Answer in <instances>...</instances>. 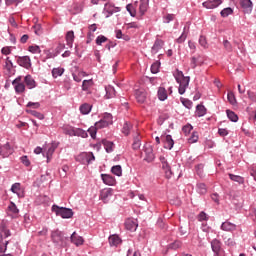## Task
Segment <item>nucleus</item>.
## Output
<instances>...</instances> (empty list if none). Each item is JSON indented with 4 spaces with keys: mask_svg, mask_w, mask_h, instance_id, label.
Instances as JSON below:
<instances>
[{
    "mask_svg": "<svg viewBox=\"0 0 256 256\" xmlns=\"http://www.w3.org/2000/svg\"><path fill=\"white\" fill-rule=\"evenodd\" d=\"M52 211L62 219H71L73 217V210L69 208L59 207L57 205L52 206Z\"/></svg>",
    "mask_w": 256,
    "mask_h": 256,
    "instance_id": "1",
    "label": "nucleus"
},
{
    "mask_svg": "<svg viewBox=\"0 0 256 256\" xmlns=\"http://www.w3.org/2000/svg\"><path fill=\"white\" fill-rule=\"evenodd\" d=\"M52 239L59 247H65L67 245V238L63 236V232L55 231L52 233Z\"/></svg>",
    "mask_w": 256,
    "mask_h": 256,
    "instance_id": "2",
    "label": "nucleus"
},
{
    "mask_svg": "<svg viewBox=\"0 0 256 256\" xmlns=\"http://www.w3.org/2000/svg\"><path fill=\"white\" fill-rule=\"evenodd\" d=\"M144 153V161H147V163H152V161H155V153H153V146L151 144H146L143 149Z\"/></svg>",
    "mask_w": 256,
    "mask_h": 256,
    "instance_id": "3",
    "label": "nucleus"
},
{
    "mask_svg": "<svg viewBox=\"0 0 256 256\" xmlns=\"http://www.w3.org/2000/svg\"><path fill=\"white\" fill-rule=\"evenodd\" d=\"M12 85L15 89V92L20 95L21 93H25V84L23 83V80L21 76L17 77L12 81Z\"/></svg>",
    "mask_w": 256,
    "mask_h": 256,
    "instance_id": "4",
    "label": "nucleus"
},
{
    "mask_svg": "<svg viewBox=\"0 0 256 256\" xmlns=\"http://www.w3.org/2000/svg\"><path fill=\"white\" fill-rule=\"evenodd\" d=\"M160 161L162 163V169L165 173L166 179H171L173 177V171L171 170V166H169V162L164 156H160Z\"/></svg>",
    "mask_w": 256,
    "mask_h": 256,
    "instance_id": "5",
    "label": "nucleus"
},
{
    "mask_svg": "<svg viewBox=\"0 0 256 256\" xmlns=\"http://www.w3.org/2000/svg\"><path fill=\"white\" fill-rule=\"evenodd\" d=\"M211 249L214 253V256H220L223 252V248H221V241L218 239H213L211 241Z\"/></svg>",
    "mask_w": 256,
    "mask_h": 256,
    "instance_id": "6",
    "label": "nucleus"
},
{
    "mask_svg": "<svg viewBox=\"0 0 256 256\" xmlns=\"http://www.w3.org/2000/svg\"><path fill=\"white\" fill-rule=\"evenodd\" d=\"M17 63L20 67H24V69H31V58L29 56H19Z\"/></svg>",
    "mask_w": 256,
    "mask_h": 256,
    "instance_id": "7",
    "label": "nucleus"
},
{
    "mask_svg": "<svg viewBox=\"0 0 256 256\" xmlns=\"http://www.w3.org/2000/svg\"><path fill=\"white\" fill-rule=\"evenodd\" d=\"M137 227H139V222L136 219L128 218L125 221V228L127 231H137Z\"/></svg>",
    "mask_w": 256,
    "mask_h": 256,
    "instance_id": "8",
    "label": "nucleus"
},
{
    "mask_svg": "<svg viewBox=\"0 0 256 256\" xmlns=\"http://www.w3.org/2000/svg\"><path fill=\"white\" fill-rule=\"evenodd\" d=\"M135 97L138 103H145L147 101V92L143 88H140L136 90Z\"/></svg>",
    "mask_w": 256,
    "mask_h": 256,
    "instance_id": "9",
    "label": "nucleus"
},
{
    "mask_svg": "<svg viewBox=\"0 0 256 256\" xmlns=\"http://www.w3.org/2000/svg\"><path fill=\"white\" fill-rule=\"evenodd\" d=\"M221 3H223V0H207V1L203 2L202 5L206 9H215V8L219 7V5H221Z\"/></svg>",
    "mask_w": 256,
    "mask_h": 256,
    "instance_id": "10",
    "label": "nucleus"
},
{
    "mask_svg": "<svg viewBox=\"0 0 256 256\" xmlns=\"http://www.w3.org/2000/svg\"><path fill=\"white\" fill-rule=\"evenodd\" d=\"M8 215L12 217V219H17V217H19V209L13 202L8 206Z\"/></svg>",
    "mask_w": 256,
    "mask_h": 256,
    "instance_id": "11",
    "label": "nucleus"
},
{
    "mask_svg": "<svg viewBox=\"0 0 256 256\" xmlns=\"http://www.w3.org/2000/svg\"><path fill=\"white\" fill-rule=\"evenodd\" d=\"M104 11L108 13L107 17H109V15H113V13H119V11H121V7H115V5L111 3H106L104 6Z\"/></svg>",
    "mask_w": 256,
    "mask_h": 256,
    "instance_id": "12",
    "label": "nucleus"
},
{
    "mask_svg": "<svg viewBox=\"0 0 256 256\" xmlns=\"http://www.w3.org/2000/svg\"><path fill=\"white\" fill-rule=\"evenodd\" d=\"M161 139L164 142L165 149H170V150L173 149L175 142L173 141V138L171 137V135L162 136Z\"/></svg>",
    "mask_w": 256,
    "mask_h": 256,
    "instance_id": "13",
    "label": "nucleus"
},
{
    "mask_svg": "<svg viewBox=\"0 0 256 256\" xmlns=\"http://www.w3.org/2000/svg\"><path fill=\"white\" fill-rule=\"evenodd\" d=\"M70 239H71V243L76 245V247H79L80 245H83V243H85V240L83 239V237L77 235V232H73Z\"/></svg>",
    "mask_w": 256,
    "mask_h": 256,
    "instance_id": "14",
    "label": "nucleus"
},
{
    "mask_svg": "<svg viewBox=\"0 0 256 256\" xmlns=\"http://www.w3.org/2000/svg\"><path fill=\"white\" fill-rule=\"evenodd\" d=\"M240 5L244 9V13H251L253 11V2L251 0H241Z\"/></svg>",
    "mask_w": 256,
    "mask_h": 256,
    "instance_id": "15",
    "label": "nucleus"
},
{
    "mask_svg": "<svg viewBox=\"0 0 256 256\" xmlns=\"http://www.w3.org/2000/svg\"><path fill=\"white\" fill-rule=\"evenodd\" d=\"M94 82L93 79L84 80L82 82V91H86L87 95H91V87H93Z\"/></svg>",
    "mask_w": 256,
    "mask_h": 256,
    "instance_id": "16",
    "label": "nucleus"
},
{
    "mask_svg": "<svg viewBox=\"0 0 256 256\" xmlns=\"http://www.w3.org/2000/svg\"><path fill=\"white\" fill-rule=\"evenodd\" d=\"M101 177H102L103 183H105V185L113 186V185H115V183H117L115 178L109 174H102Z\"/></svg>",
    "mask_w": 256,
    "mask_h": 256,
    "instance_id": "17",
    "label": "nucleus"
},
{
    "mask_svg": "<svg viewBox=\"0 0 256 256\" xmlns=\"http://www.w3.org/2000/svg\"><path fill=\"white\" fill-rule=\"evenodd\" d=\"M163 45L164 42L163 40L157 39L154 43V45L152 46V53L153 55H157V53H159V51H161V49H163Z\"/></svg>",
    "mask_w": 256,
    "mask_h": 256,
    "instance_id": "18",
    "label": "nucleus"
},
{
    "mask_svg": "<svg viewBox=\"0 0 256 256\" xmlns=\"http://www.w3.org/2000/svg\"><path fill=\"white\" fill-rule=\"evenodd\" d=\"M203 63V58L201 56H193L190 61V67L192 69H195L196 67H199Z\"/></svg>",
    "mask_w": 256,
    "mask_h": 256,
    "instance_id": "19",
    "label": "nucleus"
},
{
    "mask_svg": "<svg viewBox=\"0 0 256 256\" xmlns=\"http://www.w3.org/2000/svg\"><path fill=\"white\" fill-rule=\"evenodd\" d=\"M221 229H222V231H235V229H237V225H235L229 221H226V222L222 223Z\"/></svg>",
    "mask_w": 256,
    "mask_h": 256,
    "instance_id": "20",
    "label": "nucleus"
},
{
    "mask_svg": "<svg viewBox=\"0 0 256 256\" xmlns=\"http://www.w3.org/2000/svg\"><path fill=\"white\" fill-rule=\"evenodd\" d=\"M111 195H113L111 189L101 190L100 199H101V201H104V203H107V199H109V197H111Z\"/></svg>",
    "mask_w": 256,
    "mask_h": 256,
    "instance_id": "21",
    "label": "nucleus"
},
{
    "mask_svg": "<svg viewBox=\"0 0 256 256\" xmlns=\"http://www.w3.org/2000/svg\"><path fill=\"white\" fill-rule=\"evenodd\" d=\"M24 81L28 89H35V87H37V84L35 83V80L33 79V77H31V75H27L24 78Z\"/></svg>",
    "mask_w": 256,
    "mask_h": 256,
    "instance_id": "22",
    "label": "nucleus"
},
{
    "mask_svg": "<svg viewBox=\"0 0 256 256\" xmlns=\"http://www.w3.org/2000/svg\"><path fill=\"white\" fill-rule=\"evenodd\" d=\"M105 91H106V95H105L106 99H113V97H115V95L117 93L115 91V88L111 85L106 86Z\"/></svg>",
    "mask_w": 256,
    "mask_h": 256,
    "instance_id": "23",
    "label": "nucleus"
},
{
    "mask_svg": "<svg viewBox=\"0 0 256 256\" xmlns=\"http://www.w3.org/2000/svg\"><path fill=\"white\" fill-rule=\"evenodd\" d=\"M147 9H149V0H141L139 5L140 15H145Z\"/></svg>",
    "mask_w": 256,
    "mask_h": 256,
    "instance_id": "24",
    "label": "nucleus"
},
{
    "mask_svg": "<svg viewBox=\"0 0 256 256\" xmlns=\"http://www.w3.org/2000/svg\"><path fill=\"white\" fill-rule=\"evenodd\" d=\"M73 41H75V32L68 31L66 34V42L68 47H73Z\"/></svg>",
    "mask_w": 256,
    "mask_h": 256,
    "instance_id": "25",
    "label": "nucleus"
},
{
    "mask_svg": "<svg viewBox=\"0 0 256 256\" xmlns=\"http://www.w3.org/2000/svg\"><path fill=\"white\" fill-rule=\"evenodd\" d=\"M92 107L93 106L90 104L84 103L80 106V113H82V115H89V113H91Z\"/></svg>",
    "mask_w": 256,
    "mask_h": 256,
    "instance_id": "26",
    "label": "nucleus"
},
{
    "mask_svg": "<svg viewBox=\"0 0 256 256\" xmlns=\"http://www.w3.org/2000/svg\"><path fill=\"white\" fill-rule=\"evenodd\" d=\"M109 244L112 247H117V245L121 244V238L117 235H112L109 237Z\"/></svg>",
    "mask_w": 256,
    "mask_h": 256,
    "instance_id": "27",
    "label": "nucleus"
},
{
    "mask_svg": "<svg viewBox=\"0 0 256 256\" xmlns=\"http://www.w3.org/2000/svg\"><path fill=\"white\" fill-rule=\"evenodd\" d=\"M55 149H57V143L53 142L52 144L49 145L48 150L46 152V157L47 159H51V156L53 153H55Z\"/></svg>",
    "mask_w": 256,
    "mask_h": 256,
    "instance_id": "28",
    "label": "nucleus"
},
{
    "mask_svg": "<svg viewBox=\"0 0 256 256\" xmlns=\"http://www.w3.org/2000/svg\"><path fill=\"white\" fill-rule=\"evenodd\" d=\"M9 241L3 242V234L0 233V253H6Z\"/></svg>",
    "mask_w": 256,
    "mask_h": 256,
    "instance_id": "29",
    "label": "nucleus"
},
{
    "mask_svg": "<svg viewBox=\"0 0 256 256\" xmlns=\"http://www.w3.org/2000/svg\"><path fill=\"white\" fill-rule=\"evenodd\" d=\"M207 113V108L203 105H197L196 107V115L197 117H203Z\"/></svg>",
    "mask_w": 256,
    "mask_h": 256,
    "instance_id": "30",
    "label": "nucleus"
},
{
    "mask_svg": "<svg viewBox=\"0 0 256 256\" xmlns=\"http://www.w3.org/2000/svg\"><path fill=\"white\" fill-rule=\"evenodd\" d=\"M102 144L107 153H111L113 151V147H114L113 142L108 141V140H103Z\"/></svg>",
    "mask_w": 256,
    "mask_h": 256,
    "instance_id": "31",
    "label": "nucleus"
},
{
    "mask_svg": "<svg viewBox=\"0 0 256 256\" xmlns=\"http://www.w3.org/2000/svg\"><path fill=\"white\" fill-rule=\"evenodd\" d=\"M158 99L160 101H165L167 99V90L163 87L158 89Z\"/></svg>",
    "mask_w": 256,
    "mask_h": 256,
    "instance_id": "32",
    "label": "nucleus"
},
{
    "mask_svg": "<svg viewBox=\"0 0 256 256\" xmlns=\"http://www.w3.org/2000/svg\"><path fill=\"white\" fill-rule=\"evenodd\" d=\"M63 73H65V69L58 67V68H54L52 70V77H54V79H57V77H61V75H63Z\"/></svg>",
    "mask_w": 256,
    "mask_h": 256,
    "instance_id": "33",
    "label": "nucleus"
},
{
    "mask_svg": "<svg viewBox=\"0 0 256 256\" xmlns=\"http://www.w3.org/2000/svg\"><path fill=\"white\" fill-rule=\"evenodd\" d=\"M226 114L228 119H230V121H232L233 123H237V121H239V116H237L235 112L227 110Z\"/></svg>",
    "mask_w": 256,
    "mask_h": 256,
    "instance_id": "34",
    "label": "nucleus"
},
{
    "mask_svg": "<svg viewBox=\"0 0 256 256\" xmlns=\"http://www.w3.org/2000/svg\"><path fill=\"white\" fill-rule=\"evenodd\" d=\"M111 172L113 175H116L117 177H121L123 175V169L121 168V165H116L111 168Z\"/></svg>",
    "mask_w": 256,
    "mask_h": 256,
    "instance_id": "35",
    "label": "nucleus"
},
{
    "mask_svg": "<svg viewBox=\"0 0 256 256\" xmlns=\"http://www.w3.org/2000/svg\"><path fill=\"white\" fill-rule=\"evenodd\" d=\"M229 177H230L231 181H235L236 183H239L240 185H242V183H245V179L239 175L229 174Z\"/></svg>",
    "mask_w": 256,
    "mask_h": 256,
    "instance_id": "36",
    "label": "nucleus"
},
{
    "mask_svg": "<svg viewBox=\"0 0 256 256\" xmlns=\"http://www.w3.org/2000/svg\"><path fill=\"white\" fill-rule=\"evenodd\" d=\"M132 128H133V126L131 125V123L126 122V123H124V126L122 128V133L124 135H129V133L131 132Z\"/></svg>",
    "mask_w": 256,
    "mask_h": 256,
    "instance_id": "37",
    "label": "nucleus"
},
{
    "mask_svg": "<svg viewBox=\"0 0 256 256\" xmlns=\"http://www.w3.org/2000/svg\"><path fill=\"white\" fill-rule=\"evenodd\" d=\"M197 189L200 195H205V193H207V186L205 185V183H198Z\"/></svg>",
    "mask_w": 256,
    "mask_h": 256,
    "instance_id": "38",
    "label": "nucleus"
},
{
    "mask_svg": "<svg viewBox=\"0 0 256 256\" xmlns=\"http://www.w3.org/2000/svg\"><path fill=\"white\" fill-rule=\"evenodd\" d=\"M82 157H85L87 163H93V161L95 160V155H93L92 152L84 153L82 154Z\"/></svg>",
    "mask_w": 256,
    "mask_h": 256,
    "instance_id": "39",
    "label": "nucleus"
},
{
    "mask_svg": "<svg viewBox=\"0 0 256 256\" xmlns=\"http://www.w3.org/2000/svg\"><path fill=\"white\" fill-rule=\"evenodd\" d=\"M227 99L231 105L237 104V99L235 98V94L233 92H228Z\"/></svg>",
    "mask_w": 256,
    "mask_h": 256,
    "instance_id": "40",
    "label": "nucleus"
},
{
    "mask_svg": "<svg viewBox=\"0 0 256 256\" xmlns=\"http://www.w3.org/2000/svg\"><path fill=\"white\" fill-rule=\"evenodd\" d=\"M220 15H221V17H229V15H233V9H231V7L224 8L220 12Z\"/></svg>",
    "mask_w": 256,
    "mask_h": 256,
    "instance_id": "41",
    "label": "nucleus"
},
{
    "mask_svg": "<svg viewBox=\"0 0 256 256\" xmlns=\"http://www.w3.org/2000/svg\"><path fill=\"white\" fill-rule=\"evenodd\" d=\"M102 120H104L107 125H113V115L105 113Z\"/></svg>",
    "mask_w": 256,
    "mask_h": 256,
    "instance_id": "42",
    "label": "nucleus"
},
{
    "mask_svg": "<svg viewBox=\"0 0 256 256\" xmlns=\"http://www.w3.org/2000/svg\"><path fill=\"white\" fill-rule=\"evenodd\" d=\"M28 51L33 54L41 53V48L38 45H32L28 47Z\"/></svg>",
    "mask_w": 256,
    "mask_h": 256,
    "instance_id": "43",
    "label": "nucleus"
},
{
    "mask_svg": "<svg viewBox=\"0 0 256 256\" xmlns=\"http://www.w3.org/2000/svg\"><path fill=\"white\" fill-rule=\"evenodd\" d=\"M96 129H105V127H109V124H107L103 119L95 123Z\"/></svg>",
    "mask_w": 256,
    "mask_h": 256,
    "instance_id": "44",
    "label": "nucleus"
},
{
    "mask_svg": "<svg viewBox=\"0 0 256 256\" xmlns=\"http://www.w3.org/2000/svg\"><path fill=\"white\" fill-rule=\"evenodd\" d=\"M181 103L186 107V109H191L193 107V102L189 99L181 98Z\"/></svg>",
    "mask_w": 256,
    "mask_h": 256,
    "instance_id": "45",
    "label": "nucleus"
},
{
    "mask_svg": "<svg viewBox=\"0 0 256 256\" xmlns=\"http://www.w3.org/2000/svg\"><path fill=\"white\" fill-rule=\"evenodd\" d=\"M126 9L128 13H130L131 17H135V15H137V11H135V7L133 6V4H128L126 6Z\"/></svg>",
    "mask_w": 256,
    "mask_h": 256,
    "instance_id": "46",
    "label": "nucleus"
},
{
    "mask_svg": "<svg viewBox=\"0 0 256 256\" xmlns=\"http://www.w3.org/2000/svg\"><path fill=\"white\" fill-rule=\"evenodd\" d=\"M141 147V139L139 138V136H137L136 138H134V142L132 144V148L134 150H137Z\"/></svg>",
    "mask_w": 256,
    "mask_h": 256,
    "instance_id": "47",
    "label": "nucleus"
},
{
    "mask_svg": "<svg viewBox=\"0 0 256 256\" xmlns=\"http://www.w3.org/2000/svg\"><path fill=\"white\" fill-rule=\"evenodd\" d=\"M97 130H99L97 126H92L88 129V133L90 134V137H92V139H95L97 135Z\"/></svg>",
    "mask_w": 256,
    "mask_h": 256,
    "instance_id": "48",
    "label": "nucleus"
},
{
    "mask_svg": "<svg viewBox=\"0 0 256 256\" xmlns=\"http://www.w3.org/2000/svg\"><path fill=\"white\" fill-rule=\"evenodd\" d=\"M159 67H161V64L159 62H154L151 65V73H159Z\"/></svg>",
    "mask_w": 256,
    "mask_h": 256,
    "instance_id": "49",
    "label": "nucleus"
},
{
    "mask_svg": "<svg viewBox=\"0 0 256 256\" xmlns=\"http://www.w3.org/2000/svg\"><path fill=\"white\" fill-rule=\"evenodd\" d=\"M174 77L177 82L181 81L182 79H185V75H183V72L179 70H176V72L174 73Z\"/></svg>",
    "mask_w": 256,
    "mask_h": 256,
    "instance_id": "50",
    "label": "nucleus"
},
{
    "mask_svg": "<svg viewBox=\"0 0 256 256\" xmlns=\"http://www.w3.org/2000/svg\"><path fill=\"white\" fill-rule=\"evenodd\" d=\"M103 43H107V37L100 35L96 38V45H103Z\"/></svg>",
    "mask_w": 256,
    "mask_h": 256,
    "instance_id": "51",
    "label": "nucleus"
},
{
    "mask_svg": "<svg viewBox=\"0 0 256 256\" xmlns=\"http://www.w3.org/2000/svg\"><path fill=\"white\" fill-rule=\"evenodd\" d=\"M189 81H190V78L185 77L182 80L178 81L177 83H179V85L182 87H189Z\"/></svg>",
    "mask_w": 256,
    "mask_h": 256,
    "instance_id": "52",
    "label": "nucleus"
},
{
    "mask_svg": "<svg viewBox=\"0 0 256 256\" xmlns=\"http://www.w3.org/2000/svg\"><path fill=\"white\" fill-rule=\"evenodd\" d=\"M197 219H198V221H208L209 216L207 215V213L202 211V212L199 213Z\"/></svg>",
    "mask_w": 256,
    "mask_h": 256,
    "instance_id": "53",
    "label": "nucleus"
},
{
    "mask_svg": "<svg viewBox=\"0 0 256 256\" xmlns=\"http://www.w3.org/2000/svg\"><path fill=\"white\" fill-rule=\"evenodd\" d=\"M5 69H7L9 73H11V70L13 69V62L11 61V59H9V57L6 58Z\"/></svg>",
    "mask_w": 256,
    "mask_h": 256,
    "instance_id": "54",
    "label": "nucleus"
},
{
    "mask_svg": "<svg viewBox=\"0 0 256 256\" xmlns=\"http://www.w3.org/2000/svg\"><path fill=\"white\" fill-rule=\"evenodd\" d=\"M11 191L12 193H19V191H21V184L20 183H15L12 185L11 187Z\"/></svg>",
    "mask_w": 256,
    "mask_h": 256,
    "instance_id": "55",
    "label": "nucleus"
},
{
    "mask_svg": "<svg viewBox=\"0 0 256 256\" xmlns=\"http://www.w3.org/2000/svg\"><path fill=\"white\" fill-rule=\"evenodd\" d=\"M182 131L185 135H189V133H191V131H193V126H191L190 124H187L186 126H184L182 128Z\"/></svg>",
    "mask_w": 256,
    "mask_h": 256,
    "instance_id": "56",
    "label": "nucleus"
},
{
    "mask_svg": "<svg viewBox=\"0 0 256 256\" xmlns=\"http://www.w3.org/2000/svg\"><path fill=\"white\" fill-rule=\"evenodd\" d=\"M223 45L226 51L228 52L233 51V46L231 45V42H229L228 40H224Z\"/></svg>",
    "mask_w": 256,
    "mask_h": 256,
    "instance_id": "57",
    "label": "nucleus"
},
{
    "mask_svg": "<svg viewBox=\"0 0 256 256\" xmlns=\"http://www.w3.org/2000/svg\"><path fill=\"white\" fill-rule=\"evenodd\" d=\"M31 114L33 115V117H36V119H40V121H42V119H45V115L41 114V112H37V111H31Z\"/></svg>",
    "mask_w": 256,
    "mask_h": 256,
    "instance_id": "58",
    "label": "nucleus"
},
{
    "mask_svg": "<svg viewBox=\"0 0 256 256\" xmlns=\"http://www.w3.org/2000/svg\"><path fill=\"white\" fill-rule=\"evenodd\" d=\"M199 44L201 47H204V49H207V38H205V36H200Z\"/></svg>",
    "mask_w": 256,
    "mask_h": 256,
    "instance_id": "59",
    "label": "nucleus"
},
{
    "mask_svg": "<svg viewBox=\"0 0 256 256\" xmlns=\"http://www.w3.org/2000/svg\"><path fill=\"white\" fill-rule=\"evenodd\" d=\"M169 248L174 250L181 248V241L173 242L172 244L169 245Z\"/></svg>",
    "mask_w": 256,
    "mask_h": 256,
    "instance_id": "60",
    "label": "nucleus"
},
{
    "mask_svg": "<svg viewBox=\"0 0 256 256\" xmlns=\"http://www.w3.org/2000/svg\"><path fill=\"white\" fill-rule=\"evenodd\" d=\"M21 162L23 163V165H25L26 167H29V165H31V162L29 161V158L27 156H22L21 157Z\"/></svg>",
    "mask_w": 256,
    "mask_h": 256,
    "instance_id": "61",
    "label": "nucleus"
},
{
    "mask_svg": "<svg viewBox=\"0 0 256 256\" xmlns=\"http://www.w3.org/2000/svg\"><path fill=\"white\" fill-rule=\"evenodd\" d=\"M199 139V136H197V134L193 133L191 135V137L188 139L189 143H197Z\"/></svg>",
    "mask_w": 256,
    "mask_h": 256,
    "instance_id": "62",
    "label": "nucleus"
},
{
    "mask_svg": "<svg viewBox=\"0 0 256 256\" xmlns=\"http://www.w3.org/2000/svg\"><path fill=\"white\" fill-rule=\"evenodd\" d=\"M2 55H11V47H3L1 50Z\"/></svg>",
    "mask_w": 256,
    "mask_h": 256,
    "instance_id": "63",
    "label": "nucleus"
},
{
    "mask_svg": "<svg viewBox=\"0 0 256 256\" xmlns=\"http://www.w3.org/2000/svg\"><path fill=\"white\" fill-rule=\"evenodd\" d=\"M34 32L36 35H41V24L34 25Z\"/></svg>",
    "mask_w": 256,
    "mask_h": 256,
    "instance_id": "64",
    "label": "nucleus"
}]
</instances>
